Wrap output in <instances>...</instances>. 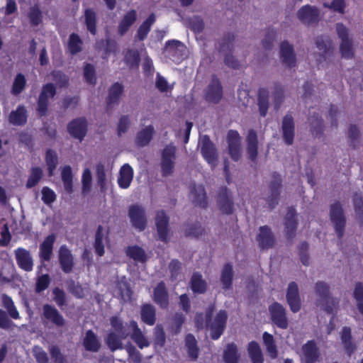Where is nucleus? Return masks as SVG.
<instances>
[{"mask_svg": "<svg viewBox=\"0 0 363 363\" xmlns=\"http://www.w3.org/2000/svg\"><path fill=\"white\" fill-rule=\"evenodd\" d=\"M43 317L57 328L65 325V319L55 306L45 303L43 306Z\"/></svg>", "mask_w": 363, "mask_h": 363, "instance_id": "nucleus-7", "label": "nucleus"}, {"mask_svg": "<svg viewBox=\"0 0 363 363\" xmlns=\"http://www.w3.org/2000/svg\"><path fill=\"white\" fill-rule=\"evenodd\" d=\"M58 259L62 272L66 274L70 273L74 266V257L71 251L65 245L60 247Z\"/></svg>", "mask_w": 363, "mask_h": 363, "instance_id": "nucleus-12", "label": "nucleus"}, {"mask_svg": "<svg viewBox=\"0 0 363 363\" xmlns=\"http://www.w3.org/2000/svg\"><path fill=\"white\" fill-rule=\"evenodd\" d=\"M2 306L6 310L0 309V328L3 330L12 329L15 323L9 318L8 315L14 320L20 319V314L17 310L12 298L6 294L1 295Z\"/></svg>", "mask_w": 363, "mask_h": 363, "instance_id": "nucleus-2", "label": "nucleus"}, {"mask_svg": "<svg viewBox=\"0 0 363 363\" xmlns=\"http://www.w3.org/2000/svg\"><path fill=\"white\" fill-rule=\"evenodd\" d=\"M170 272V279L174 281L177 279L182 269V263L177 259H173L168 266Z\"/></svg>", "mask_w": 363, "mask_h": 363, "instance_id": "nucleus-54", "label": "nucleus"}, {"mask_svg": "<svg viewBox=\"0 0 363 363\" xmlns=\"http://www.w3.org/2000/svg\"><path fill=\"white\" fill-rule=\"evenodd\" d=\"M122 86L118 83L113 84L109 90L108 104H113L117 101L122 93Z\"/></svg>", "mask_w": 363, "mask_h": 363, "instance_id": "nucleus-57", "label": "nucleus"}, {"mask_svg": "<svg viewBox=\"0 0 363 363\" xmlns=\"http://www.w3.org/2000/svg\"><path fill=\"white\" fill-rule=\"evenodd\" d=\"M68 290L76 298H82L84 297V289L80 284H76L73 280L69 282Z\"/></svg>", "mask_w": 363, "mask_h": 363, "instance_id": "nucleus-56", "label": "nucleus"}, {"mask_svg": "<svg viewBox=\"0 0 363 363\" xmlns=\"http://www.w3.org/2000/svg\"><path fill=\"white\" fill-rule=\"evenodd\" d=\"M82 343L86 351L92 352H97L101 346L97 335L91 330L86 332Z\"/></svg>", "mask_w": 363, "mask_h": 363, "instance_id": "nucleus-24", "label": "nucleus"}, {"mask_svg": "<svg viewBox=\"0 0 363 363\" xmlns=\"http://www.w3.org/2000/svg\"><path fill=\"white\" fill-rule=\"evenodd\" d=\"M257 241L261 250H267L272 247L275 242L274 236L271 228H259L257 236Z\"/></svg>", "mask_w": 363, "mask_h": 363, "instance_id": "nucleus-20", "label": "nucleus"}, {"mask_svg": "<svg viewBox=\"0 0 363 363\" xmlns=\"http://www.w3.org/2000/svg\"><path fill=\"white\" fill-rule=\"evenodd\" d=\"M140 315L141 321L149 326H152L156 323V308L151 303H145L141 305Z\"/></svg>", "mask_w": 363, "mask_h": 363, "instance_id": "nucleus-19", "label": "nucleus"}, {"mask_svg": "<svg viewBox=\"0 0 363 363\" xmlns=\"http://www.w3.org/2000/svg\"><path fill=\"white\" fill-rule=\"evenodd\" d=\"M280 56L283 63L289 67H293L296 64L295 55L292 46L287 42H283L280 46Z\"/></svg>", "mask_w": 363, "mask_h": 363, "instance_id": "nucleus-22", "label": "nucleus"}, {"mask_svg": "<svg viewBox=\"0 0 363 363\" xmlns=\"http://www.w3.org/2000/svg\"><path fill=\"white\" fill-rule=\"evenodd\" d=\"M43 172L39 167H34L31 169L30 174L26 183L27 188H31L35 186L40 180Z\"/></svg>", "mask_w": 363, "mask_h": 363, "instance_id": "nucleus-52", "label": "nucleus"}, {"mask_svg": "<svg viewBox=\"0 0 363 363\" xmlns=\"http://www.w3.org/2000/svg\"><path fill=\"white\" fill-rule=\"evenodd\" d=\"M136 20V11L134 10H132L127 13L123 18L122 19L121 22L119 24L118 26V32L121 35H123L128 28L131 26V25L135 22Z\"/></svg>", "mask_w": 363, "mask_h": 363, "instance_id": "nucleus-39", "label": "nucleus"}, {"mask_svg": "<svg viewBox=\"0 0 363 363\" xmlns=\"http://www.w3.org/2000/svg\"><path fill=\"white\" fill-rule=\"evenodd\" d=\"M16 260L18 267L26 271L31 272L33 267V261L28 250L18 247L15 250Z\"/></svg>", "mask_w": 363, "mask_h": 363, "instance_id": "nucleus-15", "label": "nucleus"}, {"mask_svg": "<svg viewBox=\"0 0 363 363\" xmlns=\"http://www.w3.org/2000/svg\"><path fill=\"white\" fill-rule=\"evenodd\" d=\"M128 216L135 227H144L147 224L146 211L140 205L133 204L129 207Z\"/></svg>", "mask_w": 363, "mask_h": 363, "instance_id": "nucleus-11", "label": "nucleus"}, {"mask_svg": "<svg viewBox=\"0 0 363 363\" xmlns=\"http://www.w3.org/2000/svg\"><path fill=\"white\" fill-rule=\"evenodd\" d=\"M82 193L84 194H88L91 189L92 176L91 172L89 168H85L83 171L82 176Z\"/></svg>", "mask_w": 363, "mask_h": 363, "instance_id": "nucleus-45", "label": "nucleus"}, {"mask_svg": "<svg viewBox=\"0 0 363 363\" xmlns=\"http://www.w3.org/2000/svg\"><path fill=\"white\" fill-rule=\"evenodd\" d=\"M42 200L46 204H50L54 202L56 199V194L51 189L44 187L42 189Z\"/></svg>", "mask_w": 363, "mask_h": 363, "instance_id": "nucleus-62", "label": "nucleus"}, {"mask_svg": "<svg viewBox=\"0 0 363 363\" xmlns=\"http://www.w3.org/2000/svg\"><path fill=\"white\" fill-rule=\"evenodd\" d=\"M154 133L152 125H147L143 128L138 133L136 137V143L140 146L147 145L152 139Z\"/></svg>", "mask_w": 363, "mask_h": 363, "instance_id": "nucleus-37", "label": "nucleus"}, {"mask_svg": "<svg viewBox=\"0 0 363 363\" xmlns=\"http://www.w3.org/2000/svg\"><path fill=\"white\" fill-rule=\"evenodd\" d=\"M223 357L225 363H239L240 356L237 345L233 342L228 344Z\"/></svg>", "mask_w": 363, "mask_h": 363, "instance_id": "nucleus-32", "label": "nucleus"}, {"mask_svg": "<svg viewBox=\"0 0 363 363\" xmlns=\"http://www.w3.org/2000/svg\"><path fill=\"white\" fill-rule=\"evenodd\" d=\"M125 252L128 257L135 262L145 263L147 260V257L145 250L138 245L128 246Z\"/></svg>", "mask_w": 363, "mask_h": 363, "instance_id": "nucleus-35", "label": "nucleus"}, {"mask_svg": "<svg viewBox=\"0 0 363 363\" xmlns=\"http://www.w3.org/2000/svg\"><path fill=\"white\" fill-rule=\"evenodd\" d=\"M262 339L269 357L272 359H276L278 356V350L273 335L264 332L262 335Z\"/></svg>", "mask_w": 363, "mask_h": 363, "instance_id": "nucleus-38", "label": "nucleus"}, {"mask_svg": "<svg viewBox=\"0 0 363 363\" xmlns=\"http://www.w3.org/2000/svg\"><path fill=\"white\" fill-rule=\"evenodd\" d=\"M103 229L104 228H97V230H96V235H95V240H94V247L95 250V252L99 257H102L105 252L104 245L103 242V240H104Z\"/></svg>", "mask_w": 363, "mask_h": 363, "instance_id": "nucleus-43", "label": "nucleus"}, {"mask_svg": "<svg viewBox=\"0 0 363 363\" xmlns=\"http://www.w3.org/2000/svg\"><path fill=\"white\" fill-rule=\"evenodd\" d=\"M26 111L24 107L19 106L16 111L11 113L9 121L13 125H22L26 123Z\"/></svg>", "mask_w": 363, "mask_h": 363, "instance_id": "nucleus-40", "label": "nucleus"}, {"mask_svg": "<svg viewBox=\"0 0 363 363\" xmlns=\"http://www.w3.org/2000/svg\"><path fill=\"white\" fill-rule=\"evenodd\" d=\"M308 243L306 241L302 242L298 246V255L300 257V260L305 266H308L309 264L310 258L308 254Z\"/></svg>", "mask_w": 363, "mask_h": 363, "instance_id": "nucleus-55", "label": "nucleus"}, {"mask_svg": "<svg viewBox=\"0 0 363 363\" xmlns=\"http://www.w3.org/2000/svg\"><path fill=\"white\" fill-rule=\"evenodd\" d=\"M45 159L49 174L52 176L57 163V157L56 152L52 150H48L46 153Z\"/></svg>", "mask_w": 363, "mask_h": 363, "instance_id": "nucleus-53", "label": "nucleus"}, {"mask_svg": "<svg viewBox=\"0 0 363 363\" xmlns=\"http://www.w3.org/2000/svg\"><path fill=\"white\" fill-rule=\"evenodd\" d=\"M185 345L187 349L189 357L191 360L195 361L199 356V349L194 335L189 333L185 337Z\"/></svg>", "mask_w": 363, "mask_h": 363, "instance_id": "nucleus-36", "label": "nucleus"}, {"mask_svg": "<svg viewBox=\"0 0 363 363\" xmlns=\"http://www.w3.org/2000/svg\"><path fill=\"white\" fill-rule=\"evenodd\" d=\"M301 218V216L296 214L294 209H289L286 216L287 220L286 225L289 226L294 225H305V223L300 220Z\"/></svg>", "mask_w": 363, "mask_h": 363, "instance_id": "nucleus-61", "label": "nucleus"}, {"mask_svg": "<svg viewBox=\"0 0 363 363\" xmlns=\"http://www.w3.org/2000/svg\"><path fill=\"white\" fill-rule=\"evenodd\" d=\"M85 20L87 29L92 33L95 34V13L89 9L85 11Z\"/></svg>", "mask_w": 363, "mask_h": 363, "instance_id": "nucleus-60", "label": "nucleus"}, {"mask_svg": "<svg viewBox=\"0 0 363 363\" xmlns=\"http://www.w3.org/2000/svg\"><path fill=\"white\" fill-rule=\"evenodd\" d=\"M155 21V16L152 14L150 15L148 18L140 26L138 31V38L139 40H143L146 35H147L150 26L152 25V23Z\"/></svg>", "mask_w": 363, "mask_h": 363, "instance_id": "nucleus-48", "label": "nucleus"}, {"mask_svg": "<svg viewBox=\"0 0 363 363\" xmlns=\"http://www.w3.org/2000/svg\"><path fill=\"white\" fill-rule=\"evenodd\" d=\"M270 319L277 328L286 330L289 327V320L286 308L279 303L274 302L269 306Z\"/></svg>", "mask_w": 363, "mask_h": 363, "instance_id": "nucleus-4", "label": "nucleus"}, {"mask_svg": "<svg viewBox=\"0 0 363 363\" xmlns=\"http://www.w3.org/2000/svg\"><path fill=\"white\" fill-rule=\"evenodd\" d=\"M352 337L350 327L345 326L341 331V340L347 355L350 357L356 350L355 345L352 341Z\"/></svg>", "mask_w": 363, "mask_h": 363, "instance_id": "nucleus-28", "label": "nucleus"}, {"mask_svg": "<svg viewBox=\"0 0 363 363\" xmlns=\"http://www.w3.org/2000/svg\"><path fill=\"white\" fill-rule=\"evenodd\" d=\"M133 178V169L128 164H125L122 166L119 172L118 184L122 189H127L130 186Z\"/></svg>", "mask_w": 363, "mask_h": 363, "instance_id": "nucleus-25", "label": "nucleus"}, {"mask_svg": "<svg viewBox=\"0 0 363 363\" xmlns=\"http://www.w3.org/2000/svg\"><path fill=\"white\" fill-rule=\"evenodd\" d=\"M248 153L252 160L257 155V135L255 131L250 130L247 135Z\"/></svg>", "mask_w": 363, "mask_h": 363, "instance_id": "nucleus-49", "label": "nucleus"}, {"mask_svg": "<svg viewBox=\"0 0 363 363\" xmlns=\"http://www.w3.org/2000/svg\"><path fill=\"white\" fill-rule=\"evenodd\" d=\"M62 180L65 189L68 192L72 191V172L69 166H65L62 169Z\"/></svg>", "mask_w": 363, "mask_h": 363, "instance_id": "nucleus-42", "label": "nucleus"}, {"mask_svg": "<svg viewBox=\"0 0 363 363\" xmlns=\"http://www.w3.org/2000/svg\"><path fill=\"white\" fill-rule=\"evenodd\" d=\"M201 153L204 159L212 166L216 165L217 155L213 143L206 135L200 138Z\"/></svg>", "mask_w": 363, "mask_h": 363, "instance_id": "nucleus-14", "label": "nucleus"}, {"mask_svg": "<svg viewBox=\"0 0 363 363\" xmlns=\"http://www.w3.org/2000/svg\"><path fill=\"white\" fill-rule=\"evenodd\" d=\"M175 147L167 145L162 151L161 160V168L163 175H169L174 168Z\"/></svg>", "mask_w": 363, "mask_h": 363, "instance_id": "nucleus-10", "label": "nucleus"}, {"mask_svg": "<svg viewBox=\"0 0 363 363\" xmlns=\"http://www.w3.org/2000/svg\"><path fill=\"white\" fill-rule=\"evenodd\" d=\"M282 130L285 142L290 145L293 142L294 126L293 118L291 116H286L283 119Z\"/></svg>", "mask_w": 363, "mask_h": 363, "instance_id": "nucleus-31", "label": "nucleus"}, {"mask_svg": "<svg viewBox=\"0 0 363 363\" xmlns=\"http://www.w3.org/2000/svg\"><path fill=\"white\" fill-rule=\"evenodd\" d=\"M50 281V277L48 274H42L38 277L35 282V291L37 294L44 291L48 288Z\"/></svg>", "mask_w": 363, "mask_h": 363, "instance_id": "nucleus-46", "label": "nucleus"}, {"mask_svg": "<svg viewBox=\"0 0 363 363\" xmlns=\"http://www.w3.org/2000/svg\"><path fill=\"white\" fill-rule=\"evenodd\" d=\"M336 30L338 37L341 39L340 52L342 57L350 58L353 55V49L350 39L349 38L348 30L342 23H337Z\"/></svg>", "mask_w": 363, "mask_h": 363, "instance_id": "nucleus-9", "label": "nucleus"}, {"mask_svg": "<svg viewBox=\"0 0 363 363\" xmlns=\"http://www.w3.org/2000/svg\"><path fill=\"white\" fill-rule=\"evenodd\" d=\"M222 90L220 82L218 79L212 80L206 91V99L210 102L217 103L221 99Z\"/></svg>", "mask_w": 363, "mask_h": 363, "instance_id": "nucleus-29", "label": "nucleus"}, {"mask_svg": "<svg viewBox=\"0 0 363 363\" xmlns=\"http://www.w3.org/2000/svg\"><path fill=\"white\" fill-rule=\"evenodd\" d=\"M247 351L252 363H264L262 350L256 341H251L248 343Z\"/></svg>", "mask_w": 363, "mask_h": 363, "instance_id": "nucleus-34", "label": "nucleus"}, {"mask_svg": "<svg viewBox=\"0 0 363 363\" xmlns=\"http://www.w3.org/2000/svg\"><path fill=\"white\" fill-rule=\"evenodd\" d=\"M302 351L304 356L305 363H315L319 358V349L315 340L307 341L302 346Z\"/></svg>", "mask_w": 363, "mask_h": 363, "instance_id": "nucleus-17", "label": "nucleus"}, {"mask_svg": "<svg viewBox=\"0 0 363 363\" xmlns=\"http://www.w3.org/2000/svg\"><path fill=\"white\" fill-rule=\"evenodd\" d=\"M189 199L194 206L205 208L208 202L204 187L201 184L194 186L190 191Z\"/></svg>", "mask_w": 363, "mask_h": 363, "instance_id": "nucleus-18", "label": "nucleus"}, {"mask_svg": "<svg viewBox=\"0 0 363 363\" xmlns=\"http://www.w3.org/2000/svg\"><path fill=\"white\" fill-rule=\"evenodd\" d=\"M229 152L234 160L240 157V137L237 131L230 130L228 134Z\"/></svg>", "mask_w": 363, "mask_h": 363, "instance_id": "nucleus-21", "label": "nucleus"}, {"mask_svg": "<svg viewBox=\"0 0 363 363\" xmlns=\"http://www.w3.org/2000/svg\"><path fill=\"white\" fill-rule=\"evenodd\" d=\"M330 214L331 220L336 227H342L345 225V218L340 203L335 202L331 205Z\"/></svg>", "mask_w": 363, "mask_h": 363, "instance_id": "nucleus-27", "label": "nucleus"}, {"mask_svg": "<svg viewBox=\"0 0 363 363\" xmlns=\"http://www.w3.org/2000/svg\"><path fill=\"white\" fill-rule=\"evenodd\" d=\"M227 320L228 314L225 310H220L217 313L214 320L211 321L208 325L211 328V337L213 340L220 338L225 328Z\"/></svg>", "mask_w": 363, "mask_h": 363, "instance_id": "nucleus-6", "label": "nucleus"}, {"mask_svg": "<svg viewBox=\"0 0 363 363\" xmlns=\"http://www.w3.org/2000/svg\"><path fill=\"white\" fill-rule=\"evenodd\" d=\"M53 300L58 307L62 308L67 306V297L64 290L59 287H55L52 289Z\"/></svg>", "mask_w": 363, "mask_h": 363, "instance_id": "nucleus-47", "label": "nucleus"}, {"mask_svg": "<svg viewBox=\"0 0 363 363\" xmlns=\"http://www.w3.org/2000/svg\"><path fill=\"white\" fill-rule=\"evenodd\" d=\"M26 78L22 74H18L13 84V92L16 94L21 93L25 87Z\"/></svg>", "mask_w": 363, "mask_h": 363, "instance_id": "nucleus-59", "label": "nucleus"}, {"mask_svg": "<svg viewBox=\"0 0 363 363\" xmlns=\"http://www.w3.org/2000/svg\"><path fill=\"white\" fill-rule=\"evenodd\" d=\"M110 324L114 331H111L107 334L105 342L111 352L123 350L122 340L128 337H130L131 340L141 350L150 345V342L135 320H132L129 323H124L120 318L114 315L110 318Z\"/></svg>", "mask_w": 363, "mask_h": 363, "instance_id": "nucleus-1", "label": "nucleus"}, {"mask_svg": "<svg viewBox=\"0 0 363 363\" xmlns=\"http://www.w3.org/2000/svg\"><path fill=\"white\" fill-rule=\"evenodd\" d=\"M55 94V89L52 84H48L43 86V91L40 94L38 104V111L39 113L43 116L47 111V107L49 99L54 96Z\"/></svg>", "mask_w": 363, "mask_h": 363, "instance_id": "nucleus-16", "label": "nucleus"}, {"mask_svg": "<svg viewBox=\"0 0 363 363\" xmlns=\"http://www.w3.org/2000/svg\"><path fill=\"white\" fill-rule=\"evenodd\" d=\"M320 13L318 9L310 5L302 6L297 12V18L304 24H311L319 18Z\"/></svg>", "mask_w": 363, "mask_h": 363, "instance_id": "nucleus-13", "label": "nucleus"}, {"mask_svg": "<svg viewBox=\"0 0 363 363\" xmlns=\"http://www.w3.org/2000/svg\"><path fill=\"white\" fill-rule=\"evenodd\" d=\"M82 41L79 36L72 34L69 37L68 48L72 54L78 52L81 50Z\"/></svg>", "mask_w": 363, "mask_h": 363, "instance_id": "nucleus-58", "label": "nucleus"}, {"mask_svg": "<svg viewBox=\"0 0 363 363\" xmlns=\"http://www.w3.org/2000/svg\"><path fill=\"white\" fill-rule=\"evenodd\" d=\"M55 241L54 235H49L40 245V257L43 261L49 262L51 259L53 245Z\"/></svg>", "mask_w": 363, "mask_h": 363, "instance_id": "nucleus-23", "label": "nucleus"}, {"mask_svg": "<svg viewBox=\"0 0 363 363\" xmlns=\"http://www.w3.org/2000/svg\"><path fill=\"white\" fill-rule=\"evenodd\" d=\"M191 289L195 294H204L207 289V284L203 279L201 274L198 272L193 274L191 281Z\"/></svg>", "mask_w": 363, "mask_h": 363, "instance_id": "nucleus-33", "label": "nucleus"}, {"mask_svg": "<svg viewBox=\"0 0 363 363\" xmlns=\"http://www.w3.org/2000/svg\"><path fill=\"white\" fill-rule=\"evenodd\" d=\"M172 323L171 326L172 331L174 334H178L181 331V328L185 322V317L182 313L177 312L172 317Z\"/></svg>", "mask_w": 363, "mask_h": 363, "instance_id": "nucleus-51", "label": "nucleus"}, {"mask_svg": "<svg viewBox=\"0 0 363 363\" xmlns=\"http://www.w3.org/2000/svg\"><path fill=\"white\" fill-rule=\"evenodd\" d=\"M164 53L172 60L179 63L186 56V49L179 41L172 40L166 43Z\"/></svg>", "mask_w": 363, "mask_h": 363, "instance_id": "nucleus-5", "label": "nucleus"}, {"mask_svg": "<svg viewBox=\"0 0 363 363\" xmlns=\"http://www.w3.org/2000/svg\"><path fill=\"white\" fill-rule=\"evenodd\" d=\"M233 269L230 263L224 264L220 274V282L223 289L225 290L230 289L233 286Z\"/></svg>", "mask_w": 363, "mask_h": 363, "instance_id": "nucleus-30", "label": "nucleus"}, {"mask_svg": "<svg viewBox=\"0 0 363 363\" xmlns=\"http://www.w3.org/2000/svg\"><path fill=\"white\" fill-rule=\"evenodd\" d=\"M218 203L220 210L225 213H230L233 212V206L230 198L226 194L220 195L218 199Z\"/></svg>", "mask_w": 363, "mask_h": 363, "instance_id": "nucleus-50", "label": "nucleus"}, {"mask_svg": "<svg viewBox=\"0 0 363 363\" xmlns=\"http://www.w3.org/2000/svg\"><path fill=\"white\" fill-rule=\"evenodd\" d=\"M86 123L84 119L79 118L72 121L68 125L69 133L74 138L82 140L86 134Z\"/></svg>", "mask_w": 363, "mask_h": 363, "instance_id": "nucleus-26", "label": "nucleus"}, {"mask_svg": "<svg viewBox=\"0 0 363 363\" xmlns=\"http://www.w3.org/2000/svg\"><path fill=\"white\" fill-rule=\"evenodd\" d=\"M50 354L55 363H64L65 357L57 345H52L49 349Z\"/></svg>", "mask_w": 363, "mask_h": 363, "instance_id": "nucleus-64", "label": "nucleus"}, {"mask_svg": "<svg viewBox=\"0 0 363 363\" xmlns=\"http://www.w3.org/2000/svg\"><path fill=\"white\" fill-rule=\"evenodd\" d=\"M152 300L161 309L168 308L169 296L164 281H160L153 289Z\"/></svg>", "mask_w": 363, "mask_h": 363, "instance_id": "nucleus-8", "label": "nucleus"}, {"mask_svg": "<svg viewBox=\"0 0 363 363\" xmlns=\"http://www.w3.org/2000/svg\"><path fill=\"white\" fill-rule=\"evenodd\" d=\"M315 290L320 298L319 301L323 310L327 313H333L334 309L338 306L339 301L331 296L328 284L324 281H318L315 284Z\"/></svg>", "mask_w": 363, "mask_h": 363, "instance_id": "nucleus-3", "label": "nucleus"}, {"mask_svg": "<svg viewBox=\"0 0 363 363\" xmlns=\"http://www.w3.org/2000/svg\"><path fill=\"white\" fill-rule=\"evenodd\" d=\"M268 96L269 93L267 89H259L258 94V105L260 114L263 116L266 115L268 109Z\"/></svg>", "mask_w": 363, "mask_h": 363, "instance_id": "nucleus-44", "label": "nucleus"}, {"mask_svg": "<svg viewBox=\"0 0 363 363\" xmlns=\"http://www.w3.org/2000/svg\"><path fill=\"white\" fill-rule=\"evenodd\" d=\"M123 349L125 350L128 359L132 363H141L143 361V355L137 348L132 345L130 342H128L123 346Z\"/></svg>", "mask_w": 363, "mask_h": 363, "instance_id": "nucleus-41", "label": "nucleus"}, {"mask_svg": "<svg viewBox=\"0 0 363 363\" xmlns=\"http://www.w3.org/2000/svg\"><path fill=\"white\" fill-rule=\"evenodd\" d=\"M166 342V336L164 330L158 326L156 328L155 333L154 343L160 347H163Z\"/></svg>", "mask_w": 363, "mask_h": 363, "instance_id": "nucleus-63", "label": "nucleus"}]
</instances>
